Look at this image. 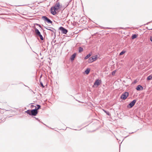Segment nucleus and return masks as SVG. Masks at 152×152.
Returning <instances> with one entry per match:
<instances>
[{"instance_id": "nucleus-5", "label": "nucleus", "mask_w": 152, "mask_h": 152, "mask_svg": "<svg viewBox=\"0 0 152 152\" xmlns=\"http://www.w3.org/2000/svg\"><path fill=\"white\" fill-rule=\"evenodd\" d=\"M59 29L61 31V32L63 34H66L68 32V31L66 29L62 27H60L59 28Z\"/></svg>"}, {"instance_id": "nucleus-10", "label": "nucleus", "mask_w": 152, "mask_h": 152, "mask_svg": "<svg viewBox=\"0 0 152 152\" xmlns=\"http://www.w3.org/2000/svg\"><path fill=\"white\" fill-rule=\"evenodd\" d=\"M35 32L38 35H39L40 34H41L40 32H39V30H38V29H37V28H35Z\"/></svg>"}, {"instance_id": "nucleus-28", "label": "nucleus", "mask_w": 152, "mask_h": 152, "mask_svg": "<svg viewBox=\"0 0 152 152\" xmlns=\"http://www.w3.org/2000/svg\"><path fill=\"white\" fill-rule=\"evenodd\" d=\"M34 107V106L33 105H31V107L32 108Z\"/></svg>"}, {"instance_id": "nucleus-22", "label": "nucleus", "mask_w": 152, "mask_h": 152, "mask_svg": "<svg viewBox=\"0 0 152 152\" xmlns=\"http://www.w3.org/2000/svg\"><path fill=\"white\" fill-rule=\"evenodd\" d=\"M38 36L39 37L40 39L41 40H44L43 37H42V35L41 34H40Z\"/></svg>"}, {"instance_id": "nucleus-1", "label": "nucleus", "mask_w": 152, "mask_h": 152, "mask_svg": "<svg viewBox=\"0 0 152 152\" xmlns=\"http://www.w3.org/2000/svg\"><path fill=\"white\" fill-rule=\"evenodd\" d=\"M129 94L128 92H125L123 93L121 96V98L124 100L126 99L128 96Z\"/></svg>"}, {"instance_id": "nucleus-19", "label": "nucleus", "mask_w": 152, "mask_h": 152, "mask_svg": "<svg viewBox=\"0 0 152 152\" xmlns=\"http://www.w3.org/2000/svg\"><path fill=\"white\" fill-rule=\"evenodd\" d=\"M83 50V48L81 47H80L79 48V52H82Z\"/></svg>"}, {"instance_id": "nucleus-26", "label": "nucleus", "mask_w": 152, "mask_h": 152, "mask_svg": "<svg viewBox=\"0 0 152 152\" xmlns=\"http://www.w3.org/2000/svg\"><path fill=\"white\" fill-rule=\"evenodd\" d=\"M40 85H41V86L43 87L44 88V86H43V84L42 82H40Z\"/></svg>"}, {"instance_id": "nucleus-24", "label": "nucleus", "mask_w": 152, "mask_h": 152, "mask_svg": "<svg viewBox=\"0 0 152 152\" xmlns=\"http://www.w3.org/2000/svg\"><path fill=\"white\" fill-rule=\"evenodd\" d=\"M116 72V70H114L113 71V72H112V75H115Z\"/></svg>"}, {"instance_id": "nucleus-4", "label": "nucleus", "mask_w": 152, "mask_h": 152, "mask_svg": "<svg viewBox=\"0 0 152 152\" xmlns=\"http://www.w3.org/2000/svg\"><path fill=\"white\" fill-rule=\"evenodd\" d=\"M38 113V111L37 110L34 109L31 110V115L35 116Z\"/></svg>"}, {"instance_id": "nucleus-20", "label": "nucleus", "mask_w": 152, "mask_h": 152, "mask_svg": "<svg viewBox=\"0 0 152 152\" xmlns=\"http://www.w3.org/2000/svg\"><path fill=\"white\" fill-rule=\"evenodd\" d=\"M137 37V35L135 34H134L132 35V39H134L136 38Z\"/></svg>"}, {"instance_id": "nucleus-7", "label": "nucleus", "mask_w": 152, "mask_h": 152, "mask_svg": "<svg viewBox=\"0 0 152 152\" xmlns=\"http://www.w3.org/2000/svg\"><path fill=\"white\" fill-rule=\"evenodd\" d=\"M56 11L54 8V7H52L50 9V12L53 15H55L56 14Z\"/></svg>"}, {"instance_id": "nucleus-11", "label": "nucleus", "mask_w": 152, "mask_h": 152, "mask_svg": "<svg viewBox=\"0 0 152 152\" xmlns=\"http://www.w3.org/2000/svg\"><path fill=\"white\" fill-rule=\"evenodd\" d=\"M100 84V83L99 82V80H96L95 82L94 83V85H97V86L99 85Z\"/></svg>"}, {"instance_id": "nucleus-23", "label": "nucleus", "mask_w": 152, "mask_h": 152, "mask_svg": "<svg viewBox=\"0 0 152 152\" xmlns=\"http://www.w3.org/2000/svg\"><path fill=\"white\" fill-rule=\"evenodd\" d=\"M103 110V111L105 113H106V114L108 115H110V113L109 112H107V111H106L105 110Z\"/></svg>"}, {"instance_id": "nucleus-6", "label": "nucleus", "mask_w": 152, "mask_h": 152, "mask_svg": "<svg viewBox=\"0 0 152 152\" xmlns=\"http://www.w3.org/2000/svg\"><path fill=\"white\" fill-rule=\"evenodd\" d=\"M136 102V100L134 99L129 104V106L130 108H132V107L135 104Z\"/></svg>"}, {"instance_id": "nucleus-17", "label": "nucleus", "mask_w": 152, "mask_h": 152, "mask_svg": "<svg viewBox=\"0 0 152 152\" xmlns=\"http://www.w3.org/2000/svg\"><path fill=\"white\" fill-rule=\"evenodd\" d=\"M92 58L91 57H90L89 59H88V62L89 63H92V62H93V61L92 60Z\"/></svg>"}, {"instance_id": "nucleus-27", "label": "nucleus", "mask_w": 152, "mask_h": 152, "mask_svg": "<svg viewBox=\"0 0 152 152\" xmlns=\"http://www.w3.org/2000/svg\"><path fill=\"white\" fill-rule=\"evenodd\" d=\"M37 25H38L39 27H40V28H41V26L40 25H39V24H37Z\"/></svg>"}, {"instance_id": "nucleus-18", "label": "nucleus", "mask_w": 152, "mask_h": 152, "mask_svg": "<svg viewBox=\"0 0 152 152\" xmlns=\"http://www.w3.org/2000/svg\"><path fill=\"white\" fill-rule=\"evenodd\" d=\"M31 110H27L26 111V113L27 114H28L30 115H31Z\"/></svg>"}, {"instance_id": "nucleus-16", "label": "nucleus", "mask_w": 152, "mask_h": 152, "mask_svg": "<svg viewBox=\"0 0 152 152\" xmlns=\"http://www.w3.org/2000/svg\"><path fill=\"white\" fill-rule=\"evenodd\" d=\"M91 56V54L89 53V54L87 55L85 57V59H87L89 58L90 57V56Z\"/></svg>"}, {"instance_id": "nucleus-2", "label": "nucleus", "mask_w": 152, "mask_h": 152, "mask_svg": "<svg viewBox=\"0 0 152 152\" xmlns=\"http://www.w3.org/2000/svg\"><path fill=\"white\" fill-rule=\"evenodd\" d=\"M42 17L45 21H46L48 23H52V22L46 16H43Z\"/></svg>"}, {"instance_id": "nucleus-25", "label": "nucleus", "mask_w": 152, "mask_h": 152, "mask_svg": "<svg viewBox=\"0 0 152 152\" xmlns=\"http://www.w3.org/2000/svg\"><path fill=\"white\" fill-rule=\"evenodd\" d=\"M125 52V51H123L120 53V55H122Z\"/></svg>"}, {"instance_id": "nucleus-9", "label": "nucleus", "mask_w": 152, "mask_h": 152, "mask_svg": "<svg viewBox=\"0 0 152 152\" xmlns=\"http://www.w3.org/2000/svg\"><path fill=\"white\" fill-rule=\"evenodd\" d=\"M76 56V54L75 53H74L71 56L70 59L71 61H73L74 60Z\"/></svg>"}, {"instance_id": "nucleus-21", "label": "nucleus", "mask_w": 152, "mask_h": 152, "mask_svg": "<svg viewBox=\"0 0 152 152\" xmlns=\"http://www.w3.org/2000/svg\"><path fill=\"white\" fill-rule=\"evenodd\" d=\"M147 80H152V76L150 75L148 76L147 78Z\"/></svg>"}, {"instance_id": "nucleus-14", "label": "nucleus", "mask_w": 152, "mask_h": 152, "mask_svg": "<svg viewBox=\"0 0 152 152\" xmlns=\"http://www.w3.org/2000/svg\"><path fill=\"white\" fill-rule=\"evenodd\" d=\"M92 58V60L93 61H96L97 59V56H92L91 57Z\"/></svg>"}, {"instance_id": "nucleus-29", "label": "nucleus", "mask_w": 152, "mask_h": 152, "mask_svg": "<svg viewBox=\"0 0 152 152\" xmlns=\"http://www.w3.org/2000/svg\"><path fill=\"white\" fill-rule=\"evenodd\" d=\"M150 30H152V28L150 29Z\"/></svg>"}, {"instance_id": "nucleus-13", "label": "nucleus", "mask_w": 152, "mask_h": 152, "mask_svg": "<svg viewBox=\"0 0 152 152\" xmlns=\"http://www.w3.org/2000/svg\"><path fill=\"white\" fill-rule=\"evenodd\" d=\"M141 88H142V87L141 86L139 85H138L137 86V87L136 88V89L137 91H140V90Z\"/></svg>"}, {"instance_id": "nucleus-12", "label": "nucleus", "mask_w": 152, "mask_h": 152, "mask_svg": "<svg viewBox=\"0 0 152 152\" xmlns=\"http://www.w3.org/2000/svg\"><path fill=\"white\" fill-rule=\"evenodd\" d=\"M90 69L88 68H87L85 71V72L86 74H88L90 72Z\"/></svg>"}, {"instance_id": "nucleus-3", "label": "nucleus", "mask_w": 152, "mask_h": 152, "mask_svg": "<svg viewBox=\"0 0 152 152\" xmlns=\"http://www.w3.org/2000/svg\"><path fill=\"white\" fill-rule=\"evenodd\" d=\"M54 7L55 10H56V11L59 10L61 8V6L60 5V3L59 2H57L55 5Z\"/></svg>"}, {"instance_id": "nucleus-15", "label": "nucleus", "mask_w": 152, "mask_h": 152, "mask_svg": "<svg viewBox=\"0 0 152 152\" xmlns=\"http://www.w3.org/2000/svg\"><path fill=\"white\" fill-rule=\"evenodd\" d=\"M37 107H36L35 109L37 110V111L40 108L41 106L39 104H37Z\"/></svg>"}, {"instance_id": "nucleus-8", "label": "nucleus", "mask_w": 152, "mask_h": 152, "mask_svg": "<svg viewBox=\"0 0 152 152\" xmlns=\"http://www.w3.org/2000/svg\"><path fill=\"white\" fill-rule=\"evenodd\" d=\"M45 27L47 29L50 30V31L53 32L54 33L56 32L55 30L52 28H51V27Z\"/></svg>"}]
</instances>
